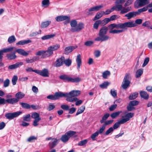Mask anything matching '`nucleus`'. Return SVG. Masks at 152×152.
Masks as SVG:
<instances>
[{"instance_id": "393cba45", "label": "nucleus", "mask_w": 152, "mask_h": 152, "mask_svg": "<svg viewBox=\"0 0 152 152\" xmlns=\"http://www.w3.org/2000/svg\"><path fill=\"white\" fill-rule=\"evenodd\" d=\"M56 36L55 34H50L47 35L43 36L41 37V39L42 40H45L50 39L53 38Z\"/></svg>"}, {"instance_id": "69168bd1", "label": "nucleus", "mask_w": 152, "mask_h": 152, "mask_svg": "<svg viewBox=\"0 0 152 152\" xmlns=\"http://www.w3.org/2000/svg\"><path fill=\"white\" fill-rule=\"evenodd\" d=\"M139 103V102L136 100H133L130 102L129 105L132 106L137 105Z\"/></svg>"}, {"instance_id": "9d476101", "label": "nucleus", "mask_w": 152, "mask_h": 152, "mask_svg": "<svg viewBox=\"0 0 152 152\" xmlns=\"http://www.w3.org/2000/svg\"><path fill=\"white\" fill-rule=\"evenodd\" d=\"M134 115V113H129L126 114L125 115L122 116L123 118H125L121 119L124 123L130 120V118H132Z\"/></svg>"}, {"instance_id": "680f3d73", "label": "nucleus", "mask_w": 152, "mask_h": 152, "mask_svg": "<svg viewBox=\"0 0 152 152\" xmlns=\"http://www.w3.org/2000/svg\"><path fill=\"white\" fill-rule=\"evenodd\" d=\"M110 93L112 96L114 98L117 97V92L116 90L112 89L110 90Z\"/></svg>"}, {"instance_id": "6e6d98bb", "label": "nucleus", "mask_w": 152, "mask_h": 152, "mask_svg": "<svg viewBox=\"0 0 152 152\" xmlns=\"http://www.w3.org/2000/svg\"><path fill=\"white\" fill-rule=\"evenodd\" d=\"M99 135V131H97L95 132L92 134L91 137V138L94 141L95 140V138L97 137Z\"/></svg>"}, {"instance_id": "4468645a", "label": "nucleus", "mask_w": 152, "mask_h": 152, "mask_svg": "<svg viewBox=\"0 0 152 152\" xmlns=\"http://www.w3.org/2000/svg\"><path fill=\"white\" fill-rule=\"evenodd\" d=\"M67 96H71L72 97H75L78 96L80 94V91L78 90H73L69 93H67Z\"/></svg>"}, {"instance_id": "a211bd4d", "label": "nucleus", "mask_w": 152, "mask_h": 152, "mask_svg": "<svg viewBox=\"0 0 152 152\" xmlns=\"http://www.w3.org/2000/svg\"><path fill=\"white\" fill-rule=\"evenodd\" d=\"M23 64V63L22 62H17L15 64L9 66L8 68L10 69H13L17 68Z\"/></svg>"}, {"instance_id": "a18cd8bd", "label": "nucleus", "mask_w": 152, "mask_h": 152, "mask_svg": "<svg viewBox=\"0 0 152 152\" xmlns=\"http://www.w3.org/2000/svg\"><path fill=\"white\" fill-rule=\"evenodd\" d=\"M20 104L24 108L29 109L30 108V105L28 103L25 102H20Z\"/></svg>"}, {"instance_id": "5fc2aeb1", "label": "nucleus", "mask_w": 152, "mask_h": 152, "mask_svg": "<svg viewBox=\"0 0 152 152\" xmlns=\"http://www.w3.org/2000/svg\"><path fill=\"white\" fill-rule=\"evenodd\" d=\"M88 142V140L86 139L84 140L79 142L78 145L79 146H83L85 145Z\"/></svg>"}, {"instance_id": "2eb2a0df", "label": "nucleus", "mask_w": 152, "mask_h": 152, "mask_svg": "<svg viewBox=\"0 0 152 152\" xmlns=\"http://www.w3.org/2000/svg\"><path fill=\"white\" fill-rule=\"evenodd\" d=\"M64 58L62 57L60 58H58L55 62V66L56 67H59L62 65Z\"/></svg>"}, {"instance_id": "20e7f679", "label": "nucleus", "mask_w": 152, "mask_h": 152, "mask_svg": "<svg viewBox=\"0 0 152 152\" xmlns=\"http://www.w3.org/2000/svg\"><path fill=\"white\" fill-rule=\"evenodd\" d=\"M59 78L66 81L72 82L77 83L81 80V79L79 77L72 78L69 77L66 75H61L60 76Z\"/></svg>"}, {"instance_id": "72a5a7b5", "label": "nucleus", "mask_w": 152, "mask_h": 152, "mask_svg": "<svg viewBox=\"0 0 152 152\" xmlns=\"http://www.w3.org/2000/svg\"><path fill=\"white\" fill-rule=\"evenodd\" d=\"M85 109V106L82 105L78 109L76 114V115L77 116L83 113Z\"/></svg>"}, {"instance_id": "6e6552de", "label": "nucleus", "mask_w": 152, "mask_h": 152, "mask_svg": "<svg viewBox=\"0 0 152 152\" xmlns=\"http://www.w3.org/2000/svg\"><path fill=\"white\" fill-rule=\"evenodd\" d=\"M22 113V111H18L13 113H8L5 115V116L7 119L11 120L14 118L18 117Z\"/></svg>"}, {"instance_id": "de8ad7c7", "label": "nucleus", "mask_w": 152, "mask_h": 152, "mask_svg": "<svg viewBox=\"0 0 152 152\" xmlns=\"http://www.w3.org/2000/svg\"><path fill=\"white\" fill-rule=\"evenodd\" d=\"M42 6L47 7L50 4V2L49 0H43L42 1Z\"/></svg>"}, {"instance_id": "37998d69", "label": "nucleus", "mask_w": 152, "mask_h": 152, "mask_svg": "<svg viewBox=\"0 0 152 152\" xmlns=\"http://www.w3.org/2000/svg\"><path fill=\"white\" fill-rule=\"evenodd\" d=\"M110 72L109 71H105L102 74V76L104 78H107V76L110 75Z\"/></svg>"}, {"instance_id": "13d9d810", "label": "nucleus", "mask_w": 152, "mask_h": 152, "mask_svg": "<svg viewBox=\"0 0 152 152\" xmlns=\"http://www.w3.org/2000/svg\"><path fill=\"white\" fill-rule=\"evenodd\" d=\"M41 118H39L37 119H35L33 121V125L36 127L39 125V122L41 120Z\"/></svg>"}, {"instance_id": "09e8293b", "label": "nucleus", "mask_w": 152, "mask_h": 152, "mask_svg": "<svg viewBox=\"0 0 152 152\" xmlns=\"http://www.w3.org/2000/svg\"><path fill=\"white\" fill-rule=\"evenodd\" d=\"M31 117L32 118H34V119L41 118L39 117V114L36 112L33 113L31 114Z\"/></svg>"}, {"instance_id": "7ed1b4c3", "label": "nucleus", "mask_w": 152, "mask_h": 152, "mask_svg": "<svg viewBox=\"0 0 152 152\" xmlns=\"http://www.w3.org/2000/svg\"><path fill=\"white\" fill-rule=\"evenodd\" d=\"M131 77L129 73H126L124 78L121 86L122 88L124 89H126L129 86L131 83Z\"/></svg>"}, {"instance_id": "338daca9", "label": "nucleus", "mask_w": 152, "mask_h": 152, "mask_svg": "<svg viewBox=\"0 0 152 152\" xmlns=\"http://www.w3.org/2000/svg\"><path fill=\"white\" fill-rule=\"evenodd\" d=\"M10 83V80L8 79H6L4 82V87H7L9 86Z\"/></svg>"}, {"instance_id": "8fccbe9b", "label": "nucleus", "mask_w": 152, "mask_h": 152, "mask_svg": "<svg viewBox=\"0 0 152 152\" xmlns=\"http://www.w3.org/2000/svg\"><path fill=\"white\" fill-rule=\"evenodd\" d=\"M76 132L71 131H69L66 133V134L67 135L69 138L73 136L76 134Z\"/></svg>"}, {"instance_id": "cd10ccee", "label": "nucleus", "mask_w": 152, "mask_h": 152, "mask_svg": "<svg viewBox=\"0 0 152 152\" xmlns=\"http://www.w3.org/2000/svg\"><path fill=\"white\" fill-rule=\"evenodd\" d=\"M109 28L111 30H113L114 28L116 29H121V24L119 23L118 24H112L109 26Z\"/></svg>"}, {"instance_id": "5701e85b", "label": "nucleus", "mask_w": 152, "mask_h": 152, "mask_svg": "<svg viewBox=\"0 0 152 152\" xmlns=\"http://www.w3.org/2000/svg\"><path fill=\"white\" fill-rule=\"evenodd\" d=\"M76 48L75 47L73 46H69L66 47L65 49V53L66 54H67L72 52L73 50Z\"/></svg>"}, {"instance_id": "0e129e2a", "label": "nucleus", "mask_w": 152, "mask_h": 152, "mask_svg": "<svg viewBox=\"0 0 152 152\" xmlns=\"http://www.w3.org/2000/svg\"><path fill=\"white\" fill-rule=\"evenodd\" d=\"M148 9V7H145L139 9L138 10V14L142 12L146 11Z\"/></svg>"}, {"instance_id": "4be33fe9", "label": "nucleus", "mask_w": 152, "mask_h": 152, "mask_svg": "<svg viewBox=\"0 0 152 152\" xmlns=\"http://www.w3.org/2000/svg\"><path fill=\"white\" fill-rule=\"evenodd\" d=\"M51 21L50 20H47L42 22L41 23L40 25V27L41 28H45L48 27L50 24Z\"/></svg>"}, {"instance_id": "f3484780", "label": "nucleus", "mask_w": 152, "mask_h": 152, "mask_svg": "<svg viewBox=\"0 0 152 152\" xmlns=\"http://www.w3.org/2000/svg\"><path fill=\"white\" fill-rule=\"evenodd\" d=\"M84 24L82 23H80L77 25L75 29H73V31L75 32H78L83 29L84 27Z\"/></svg>"}, {"instance_id": "3c124183", "label": "nucleus", "mask_w": 152, "mask_h": 152, "mask_svg": "<svg viewBox=\"0 0 152 152\" xmlns=\"http://www.w3.org/2000/svg\"><path fill=\"white\" fill-rule=\"evenodd\" d=\"M109 84V83L108 82H104L103 83L100 84L99 86L102 88H106Z\"/></svg>"}, {"instance_id": "f03ea898", "label": "nucleus", "mask_w": 152, "mask_h": 152, "mask_svg": "<svg viewBox=\"0 0 152 152\" xmlns=\"http://www.w3.org/2000/svg\"><path fill=\"white\" fill-rule=\"evenodd\" d=\"M123 3H115V5L111 8V10L118 11H121L120 13L122 14L125 13L130 11L131 10V7H123L122 4Z\"/></svg>"}, {"instance_id": "9b49d317", "label": "nucleus", "mask_w": 152, "mask_h": 152, "mask_svg": "<svg viewBox=\"0 0 152 152\" xmlns=\"http://www.w3.org/2000/svg\"><path fill=\"white\" fill-rule=\"evenodd\" d=\"M15 52H17L19 54L24 56H27L29 53L31 52V51H28L27 52L25 51L23 49H17L15 51Z\"/></svg>"}, {"instance_id": "603ef678", "label": "nucleus", "mask_w": 152, "mask_h": 152, "mask_svg": "<svg viewBox=\"0 0 152 152\" xmlns=\"http://www.w3.org/2000/svg\"><path fill=\"white\" fill-rule=\"evenodd\" d=\"M101 21L100 20H98L96 21L94 24V28L96 29H97L98 28L99 25L101 24Z\"/></svg>"}, {"instance_id": "052dcab7", "label": "nucleus", "mask_w": 152, "mask_h": 152, "mask_svg": "<svg viewBox=\"0 0 152 152\" xmlns=\"http://www.w3.org/2000/svg\"><path fill=\"white\" fill-rule=\"evenodd\" d=\"M110 21V20L109 18H106L101 21V24L103 25H104L107 24Z\"/></svg>"}, {"instance_id": "423d86ee", "label": "nucleus", "mask_w": 152, "mask_h": 152, "mask_svg": "<svg viewBox=\"0 0 152 152\" xmlns=\"http://www.w3.org/2000/svg\"><path fill=\"white\" fill-rule=\"evenodd\" d=\"M121 29H123L124 31L125 30H126L127 28H132L136 26L135 23L133 21L126 22L124 23H121Z\"/></svg>"}, {"instance_id": "79ce46f5", "label": "nucleus", "mask_w": 152, "mask_h": 152, "mask_svg": "<svg viewBox=\"0 0 152 152\" xmlns=\"http://www.w3.org/2000/svg\"><path fill=\"white\" fill-rule=\"evenodd\" d=\"M60 47V45L59 44H57L50 46L49 47V48L53 51V50H57Z\"/></svg>"}, {"instance_id": "b1692460", "label": "nucleus", "mask_w": 152, "mask_h": 152, "mask_svg": "<svg viewBox=\"0 0 152 152\" xmlns=\"http://www.w3.org/2000/svg\"><path fill=\"white\" fill-rule=\"evenodd\" d=\"M76 61L77 64V69L79 70L81 64V60L80 54H78L77 55L76 59Z\"/></svg>"}, {"instance_id": "e2e57ef3", "label": "nucleus", "mask_w": 152, "mask_h": 152, "mask_svg": "<svg viewBox=\"0 0 152 152\" xmlns=\"http://www.w3.org/2000/svg\"><path fill=\"white\" fill-rule=\"evenodd\" d=\"M150 58L149 57H146L144 59V62L142 65V67L145 66L148 63L149 61Z\"/></svg>"}, {"instance_id": "f257e3e1", "label": "nucleus", "mask_w": 152, "mask_h": 152, "mask_svg": "<svg viewBox=\"0 0 152 152\" xmlns=\"http://www.w3.org/2000/svg\"><path fill=\"white\" fill-rule=\"evenodd\" d=\"M108 28L106 26L102 27L99 30L98 33L99 36L96 37L94 40L97 41H104L110 39V37L106 35L108 31Z\"/></svg>"}, {"instance_id": "bf43d9fd", "label": "nucleus", "mask_w": 152, "mask_h": 152, "mask_svg": "<svg viewBox=\"0 0 152 152\" xmlns=\"http://www.w3.org/2000/svg\"><path fill=\"white\" fill-rule=\"evenodd\" d=\"M63 61L64 62V63L65 64L66 66H70L71 65L72 63L71 60L69 59H67L66 60H65Z\"/></svg>"}, {"instance_id": "a878e982", "label": "nucleus", "mask_w": 152, "mask_h": 152, "mask_svg": "<svg viewBox=\"0 0 152 152\" xmlns=\"http://www.w3.org/2000/svg\"><path fill=\"white\" fill-rule=\"evenodd\" d=\"M15 53L16 52L15 51L12 53L7 54L6 56L7 58L9 60H12L15 59L17 57L15 55Z\"/></svg>"}, {"instance_id": "bb28decb", "label": "nucleus", "mask_w": 152, "mask_h": 152, "mask_svg": "<svg viewBox=\"0 0 152 152\" xmlns=\"http://www.w3.org/2000/svg\"><path fill=\"white\" fill-rule=\"evenodd\" d=\"M31 40L30 39L24 40L19 41L16 43L17 45H23L31 42Z\"/></svg>"}, {"instance_id": "f8f14e48", "label": "nucleus", "mask_w": 152, "mask_h": 152, "mask_svg": "<svg viewBox=\"0 0 152 152\" xmlns=\"http://www.w3.org/2000/svg\"><path fill=\"white\" fill-rule=\"evenodd\" d=\"M58 143V140L56 139L53 138L49 142V147L50 148H53L57 145Z\"/></svg>"}, {"instance_id": "7c9ffc66", "label": "nucleus", "mask_w": 152, "mask_h": 152, "mask_svg": "<svg viewBox=\"0 0 152 152\" xmlns=\"http://www.w3.org/2000/svg\"><path fill=\"white\" fill-rule=\"evenodd\" d=\"M114 29L111 30L109 31V33L111 34H119L122 33L123 32L124 30L123 29Z\"/></svg>"}, {"instance_id": "49530a36", "label": "nucleus", "mask_w": 152, "mask_h": 152, "mask_svg": "<svg viewBox=\"0 0 152 152\" xmlns=\"http://www.w3.org/2000/svg\"><path fill=\"white\" fill-rule=\"evenodd\" d=\"M35 55L37 56H42V58H45V57H44V55H45V50H41L38 51L36 53Z\"/></svg>"}, {"instance_id": "dca6fc26", "label": "nucleus", "mask_w": 152, "mask_h": 152, "mask_svg": "<svg viewBox=\"0 0 152 152\" xmlns=\"http://www.w3.org/2000/svg\"><path fill=\"white\" fill-rule=\"evenodd\" d=\"M15 48V47H10L7 48H6L0 50V53L3 55V53H7L11 52Z\"/></svg>"}, {"instance_id": "aec40b11", "label": "nucleus", "mask_w": 152, "mask_h": 152, "mask_svg": "<svg viewBox=\"0 0 152 152\" xmlns=\"http://www.w3.org/2000/svg\"><path fill=\"white\" fill-rule=\"evenodd\" d=\"M138 14V13L137 12H130L125 15V16L127 17L128 19H130Z\"/></svg>"}, {"instance_id": "c03bdc74", "label": "nucleus", "mask_w": 152, "mask_h": 152, "mask_svg": "<svg viewBox=\"0 0 152 152\" xmlns=\"http://www.w3.org/2000/svg\"><path fill=\"white\" fill-rule=\"evenodd\" d=\"M110 116L109 113H106L103 116L102 119L100 120V122L101 123H103L106 119H107Z\"/></svg>"}, {"instance_id": "864d4df0", "label": "nucleus", "mask_w": 152, "mask_h": 152, "mask_svg": "<svg viewBox=\"0 0 152 152\" xmlns=\"http://www.w3.org/2000/svg\"><path fill=\"white\" fill-rule=\"evenodd\" d=\"M30 115L28 114L23 116V120L24 121H29L30 120Z\"/></svg>"}, {"instance_id": "774afa93", "label": "nucleus", "mask_w": 152, "mask_h": 152, "mask_svg": "<svg viewBox=\"0 0 152 152\" xmlns=\"http://www.w3.org/2000/svg\"><path fill=\"white\" fill-rule=\"evenodd\" d=\"M113 128L112 127H111L106 131V132L104 134L105 135H108L110 133L113 132Z\"/></svg>"}, {"instance_id": "58836bf2", "label": "nucleus", "mask_w": 152, "mask_h": 152, "mask_svg": "<svg viewBox=\"0 0 152 152\" xmlns=\"http://www.w3.org/2000/svg\"><path fill=\"white\" fill-rule=\"evenodd\" d=\"M138 95V93L137 92L132 93L129 96V99L130 100L135 99L137 97Z\"/></svg>"}, {"instance_id": "4d7b16f0", "label": "nucleus", "mask_w": 152, "mask_h": 152, "mask_svg": "<svg viewBox=\"0 0 152 152\" xmlns=\"http://www.w3.org/2000/svg\"><path fill=\"white\" fill-rule=\"evenodd\" d=\"M18 79V77L17 76L14 75L13 76L12 80V83L13 85H15L16 84Z\"/></svg>"}, {"instance_id": "a19ab883", "label": "nucleus", "mask_w": 152, "mask_h": 152, "mask_svg": "<svg viewBox=\"0 0 152 152\" xmlns=\"http://www.w3.org/2000/svg\"><path fill=\"white\" fill-rule=\"evenodd\" d=\"M16 40V38L14 35L10 37L8 39V42L9 43H12L14 42Z\"/></svg>"}, {"instance_id": "1a4fd4ad", "label": "nucleus", "mask_w": 152, "mask_h": 152, "mask_svg": "<svg viewBox=\"0 0 152 152\" xmlns=\"http://www.w3.org/2000/svg\"><path fill=\"white\" fill-rule=\"evenodd\" d=\"M35 72L44 77H48L49 72L47 69L44 68L40 70L37 69L35 70Z\"/></svg>"}, {"instance_id": "473e14b6", "label": "nucleus", "mask_w": 152, "mask_h": 152, "mask_svg": "<svg viewBox=\"0 0 152 152\" xmlns=\"http://www.w3.org/2000/svg\"><path fill=\"white\" fill-rule=\"evenodd\" d=\"M143 70L141 68L138 69L136 72L135 77L136 78H138L140 77L143 73Z\"/></svg>"}, {"instance_id": "ddd939ff", "label": "nucleus", "mask_w": 152, "mask_h": 152, "mask_svg": "<svg viewBox=\"0 0 152 152\" xmlns=\"http://www.w3.org/2000/svg\"><path fill=\"white\" fill-rule=\"evenodd\" d=\"M55 94L56 100L59 99L60 97H67V95H68L67 93H63L61 92H56Z\"/></svg>"}, {"instance_id": "0eeeda50", "label": "nucleus", "mask_w": 152, "mask_h": 152, "mask_svg": "<svg viewBox=\"0 0 152 152\" xmlns=\"http://www.w3.org/2000/svg\"><path fill=\"white\" fill-rule=\"evenodd\" d=\"M57 22H60L65 20L64 22L65 24L68 23L70 21V18L66 15H60L56 17L55 18Z\"/></svg>"}, {"instance_id": "2f4dec72", "label": "nucleus", "mask_w": 152, "mask_h": 152, "mask_svg": "<svg viewBox=\"0 0 152 152\" xmlns=\"http://www.w3.org/2000/svg\"><path fill=\"white\" fill-rule=\"evenodd\" d=\"M140 96L145 99H147L149 98L148 94L145 91H141L140 92Z\"/></svg>"}, {"instance_id": "e433bc0d", "label": "nucleus", "mask_w": 152, "mask_h": 152, "mask_svg": "<svg viewBox=\"0 0 152 152\" xmlns=\"http://www.w3.org/2000/svg\"><path fill=\"white\" fill-rule=\"evenodd\" d=\"M122 113L121 111H118L114 112L110 115V116L112 118H115L118 117L119 114Z\"/></svg>"}, {"instance_id": "412c9836", "label": "nucleus", "mask_w": 152, "mask_h": 152, "mask_svg": "<svg viewBox=\"0 0 152 152\" xmlns=\"http://www.w3.org/2000/svg\"><path fill=\"white\" fill-rule=\"evenodd\" d=\"M53 53V51L49 47L48 48L47 50H45V55H44V57H45V58L48 57L52 55Z\"/></svg>"}, {"instance_id": "c756f323", "label": "nucleus", "mask_w": 152, "mask_h": 152, "mask_svg": "<svg viewBox=\"0 0 152 152\" xmlns=\"http://www.w3.org/2000/svg\"><path fill=\"white\" fill-rule=\"evenodd\" d=\"M104 11H102L100 12H98L96 14V16L93 19L94 21H95L97 19H99L101 18L102 15H104Z\"/></svg>"}, {"instance_id": "4c0bfd02", "label": "nucleus", "mask_w": 152, "mask_h": 152, "mask_svg": "<svg viewBox=\"0 0 152 152\" xmlns=\"http://www.w3.org/2000/svg\"><path fill=\"white\" fill-rule=\"evenodd\" d=\"M25 96V94L21 92H19L15 94V96L16 99H22Z\"/></svg>"}, {"instance_id": "6ab92c4d", "label": "nucleus", "mask_w": 152, "mask_h": 152, "mask_svg": "<svg viewBox=\"0 0 152 152\" xmlns=\"http://www.w3.org/2000/svg\"><path fill=\"white\" fill-rule=\"evenodd\" d=\"M77 22L76 20H71L70 22V25L71 26V28L70 30L72 32H75L73 31V29H75L77 25Z\"/></svg>"}, {"instance_id": "39448f33", "label": "nucleus", "mask_w": 152, "mask_h": 152, "mask_svg": "<svg viewBox=\"0 0 152 152\" xmlns=\"http://www.w3.org/2000/svg\"><path fill=\"white\" fill-rule=\"evenodd\" d=\"M18 101V99L16 98L8 99L5 100L4 99L0 97V105L5 104L7 102L11 104H13L17 103Z\"/></svg>"}, {"instance_id": "f704fd0d", "label": "nucleus", "mask_w": 152, "mask_h": 152, "mask_svg": "<svg viewBox=\"0 0 152 152\" xmlns=\"http://www.w3.org/2000/svg\"><path fill=\"white\" fill-rule=\"evenodd\" d=\"M67 97L66 100L68 102H75L78 100V99L76 97H74L71 96H68L65 97Z\"/></svg>"}, {"instance_id": "ea45409f", "label": "nucleus", "mask_w": 152, "mask_h": 152, "mask_svg": "<svg viewBox=\"0 0 152 152\" xmlns=\"http://www.w3.org/2000/svg\"><path fill=\"white\" fill-rule=\"evenodd\" d=\"M69 138L68 137L67 135L65 133V134L63 135L61 138V140L64 142H65L68 141L69 139Z\"/></svg>"}, {"instance_id": "c9c22d12", "label": "nucleus", "mask_w": 152, "mask_h": 152, "mask_svg": "<svg viewBox=\"0 0 152 152\" xmlns=\"http://www.w3.org/2000/svg\"><path fill=\"white\" fill-rule=\"evenodd\" d=\"M124 123V122L121 119L119 121L114 124L113 126V129H116L119 127L120 124H122Z\"/></svg>"}, {"instance_id": "c85d7f7f", "label": "nucleus", "mask_w": 152, "mask_h": 152, "mask_svg": "<svg viewBox=\"0 0 152 152\" xmlns=\"http://www.w3.org/2000/svg\"><path fill=\"white\" fill-rule=\"evenodd\" d=\"M94 11H96L95 7L91 8L88 10V11L86 10V14L87 15H91L93 14V12Z\"/></svg>"}]
</instances>
